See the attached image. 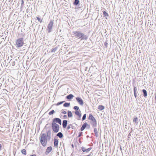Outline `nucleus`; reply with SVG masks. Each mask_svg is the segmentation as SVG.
I'll return each instance as SVG.
<instances>
[{"mask_svg": "<svg viewBox=\"0 0 156 156\" xmlns=\"http://www.w3.org/2000/svg\"><path fill=\"white\" fill-rule=\"evenodd\" d=\"M40 142L42 145L45 147L47 144V139L46 135L45 134L43 133L41 135L40 138Z\"/></svg>", "mask_w": 156, "mask_h": 156, "instance_id": "f257e3e1", "label": "nucleus"}, {"mask_svg": "<svg viewBox=\"0 0 156 156\" xmlns=\"http://www.w3.org/2000/svg\"><path fill=\"white\" fill-rule=\"evenodd\" d=\"M23 38H19L17 39L16 41V48H19L22 47L24 41Z\"/></svg>", "mask_w": 156, "mask_h": 156, "instance_id": "f03ea898", "label": "nucleus"}, {"mask_svg": "<svg viewBox=\"0 0 156 156\" xmlns=\"http://www.w3.org/2000/svg\"><path fill=\"white\" fill-rule=\"evenodd\" d=\"M88 119L91 121L90 122L93 127H95L97 126V121L91 114H89Z\"/></svg>", "mask_w": 156, "mask_h": 156, "instance_id": "7ed1b4c3", "label": "nucleus"}, {"mask_svg": "<svg viewBox=\"0 0 156 156\" xmlns=\"http://www.w3.org/2000/svg\"><path fill=\"white\" fill-rule=\"evenodd\" d=\"M52 127L53 131L55 133L59 131V126L58 125L55 123L52 122Z\"/></svg>", "mask_w": 156, "mask_h": 156, "instance_id": "20e7f679", "label": "nucleus"}, {"mask_svg": "<svg viewBox=\"0 0 156 156\" xmlns=\"http://www.w3.org/2000/svg\"><path fill=\"white\" fill-rule=\"evenodd\" d=\"M53 21H54L53 20H50V23L48 25L47 28L48 33H50L51 31L53 24L54 23Z\"/></svg>", "mask_w": 156, "mask_h": 156, "instance_id": "39448f33", "label": "nucleus"}, {"mask_svg": "<svg viewBox=\"0 0 156 156\" xmlns=\"http://www.w3.org/2000/svg\"><path fill=\"white\" fill-rule=\"evenodd\" d=\"M79 38H81V40H85L87 38V37L82 33H79Z\"/></svg>", "mask_w": 156, "mask_h": 156, "instance_id": "423d86ee", "label": "nucleus"}, {"mask_svg": "<svg viewBox=\"0 0 156 156\" xmlns=\"http://www.w3.org/2000/svg\"><path fill=\"white\" fill-rule=\"evenodd\" d=\"M52 122L55 123L56 122L61 125V120L58 118H55L53 119Z\"/></svg>", "mask_w": 156, "mask_h": 156, "instance_id": "0eeeda50", "label": "nucleus"}, {"mask_svg": "<svg viewBox=\"0 0 156 156\" xmlns=\"http://www.w3.org/2000/svg\"><path fill=\"white\" fill-rule=\"evenodd\" d=\"M52 147L51 146L48 147L46 150L45 153L46 155L48 154L52 150Z\"/></svg>", "mask_w": 156, "mask_h": 156, "instance_id": "6e6552de", "label": "nucleus"}, {"mask_svg": "<svg viewBox=\"0 0 156 156\" xmlns=\"http://www.w3.org/2000/svg\"><path fill=\"white\" fill-rule=\"evenodd\" d=\"M92 149L91 147H90L89 148L86 149L85 147H81L82 150L83 151V152H89Z\"/></svg>", "mask_w": 156, "mask_h": 156, "instance_id": "1a4fd4ad", "label": "nucleus"}, {"mask_svg": "<svg viewBox=\"0 0 156 156\" xmlns=\"http://www.w3.org/2000/svg\"><path fill=\"white\" fill-rule=\"evenodd\" d=\"M88 126L89 127H90V126L88 125H87V123L86 122L84 123L82 126L81 128V131H83L85 128L87 127Z\"/></svg>", "mask_w": 156, "mask_h": 156, "instance_id": "9d476101", "label": "nucleus"}, {"mask_svg": "<svg viewBox=\"0 0 156 156\" xmlns=\"http://www.w3.org/2000/svg\"><path fill=\"white\" fill-rule=\"evenodd\" d=\"M54 146L55 147H57L58 144V141L56 139H54Z\"/></svg>", "mask_w": 156, "mask_h": 156, "instance_id": "9b49d317", "label": "nucleus"}, {"mask_svg": "<svg viewBox=\"0 0 156 156\" xmlns=\"http://www.w3.org/2000/svg\"><path fill=\"white\" fill-rule=\"evenodd\" d=\"M67 124V121L66 120H64L63 121V122L62 123V126L64 128H65Z\"/></svg>", "mask_w": 156, "mask_h": 156, "instance_id": "f8f14e48", "label": "nucleus"}, {"mask_svg": "<svg viewBox=\"0 0 156 156\" xmlns=\"http://www.w3.org/2000/svg\"><path fill=\"white\" fill-rule=\"evenodd\" d=\"M51 131L48 130L47 132V136L49 138H51Z\"/></svg>", "mask_w": 156, "mask_h": 156, "instance_id": "ddd939ff", "label": "nucleus"}, {"mask_svg": "<svg viewBox=\"0 0 156 156\" xmlns=\"http://www.w3.org/2000/svg\"><path fill=\"white\" fill-rule=\"evenodd\" d=\"M73 97V96L72 94H70L67 95L66 97V98L68 99L71 100L72 99Z\"/></svg>", "mask_w": 156, "mask_h": 156, "instance_id": "4468645a", "label": "nucleus"}, {"mask_svg": "<svg viewBox=\"0 0 156 156\" xmlns=\"http://www.w3.org/2000/svg\"><path fill=\"white\" fill-rule=\"evenodd\" d=\"M79 104L81 105H83V100L80 98H79Z\"/></svg>", "mask_w": 156, "mask_h": 156, "instance_id": "2eb2a0df", "label": "nucleus"}, {"mask_svg": "<svg viewBox=\"0 0 156 156\" xmlns=\"http://www.w3.org/2000/svg\"><path fill=\"white\" fill-rule=\"evenodd\" d=\"M56 136L60 138H62L63 137V134L61 132H59L58 133Z\"/></svg>", "mask_w": 156, "mask_h": 156, "instance_id": "dca6fc26", "label": "nucleus"}, {"mask_svg": "<svg viewBox=\"0 0 156 156\" xmlns=\"http://www.w3.org/2000/svg\"><path fill=\"white\" fill-rule=\"evenodd\" d=\"M105 108L104 106L102 105H99L98 107V109L100 111H101L104 109Z\"/></svg>", "mask_w": 156, "mask_h": 156, "instance_id": "f3484780", "label": "nucleus"}, {"mask_svg": "<svg viewBox=\"0 0 156 156\" xmlns=\"http://www.w3.org/2000/svg\"><path fill=\"white\" fill-rule=\"evenodd\" d=\"M142 91L144 94V97H146L147 96V91L145 89H143Z\"/></svg>", "mask_w": 156, "mask_h": 156, "instance_id": "a211bd4d", "label": "nucleus"}, {"mask_svg": "<svg viewBox=\"0 0 156 156\" xmlns=\"http://www.w3.org/2000/svg\"><path fill=\"white\" fill-rule=\"evenodd\" d=\"M138 120V118L136 117H135L133 119V122H135V123H136L137 124L138 123V122H137V121Z\"/></svg>", "mask_w": 156, "mask_h": 156, "instance_id": "6ab92c4d", "label": "nucleus"}, {"mask_svg": "<svg viewBox=\"0 0 156 156\" xmlns=\"http://www.w3.org/2000/svg\"><path fill=\"white\" fill-rule=\"evenodd\" d=\"M70 105L69 103H65L63 105V106L65 107H69Z\"/></svg>", "mask_w": 156, "mask_h": 156, "instance_id": "aec40b11", "label": "nucleus"}, {"mask_svg": "<svg viewBox=\"0 0 156 156\" xmlns=\"http://www.w3.org/2000/svg\"><path fill=\"white\" fill-rule=\"evenodd\" d=\"M57 47H55L53 48H52L51 50V52H55L57 50Z\"/></svg>", "mask_w": 156, "mask_h": 156, "instance_id": "412c9836", "label": "nucleus"}, {"mask_svg": "<svg viewBox=\"0 0 156 156\" xmlns=\"http://www.w3.org/2000/svg\"><path fill=\"white\" fill-rule=\"evenodd\" d=\"M72 116V115L71 112L70 111H68V117H70Z\"/></svg>", "mask_w": 156, "mask_h": 156, "instance_id": "4be33fe9", "label": "nucleus"}, {"mask_svg": "<svg viewBox=\"0 0 156 156\" xmlns=\"http://www.w3.org/2000/svg\"><path fill=\"white\" fill-rule=\"evenodd\" d=\"M21 153L23 154L26 155V151L25 149H23L21 151Z\"/></svg>", "mask_w": 156, "mask_h": 156, "instance_id": "5701e85b", "label": "nucleus"}, {"mask_svg": "<svg viewBox=\"0 0 156 156\" xmlns=\"http://www.w3.org/2000/svg\"><path fill=\"white\" fill-rule=\"evenodd\" d=\"M94 132L95 134V135L96 136H97L98 134V131H97V128H94Z\"/></svg>", "mask_w": 156, "mask_h": 156, "instance_id": "b1692460", "label": "nucleus"}, {"mask_svg": "<svg viewBox=\"0 0 156 156\" xmlns=\"http://www.w3.org/2000/svg\"><path fill=\"white\" fill-rule=\"evenodd\" d=\"M55 112L54 110H53L52 111H51V112H50L48 114L49 115H51L53 114Z\"/></svg>", "mask_w": 156, "mask_h": 156, "instance_id": "393cba45", "label": "nucleus"}, {"mask_svg": "<svg viewBox=\"0 0 156 156\" xmlns=\"http://www.w3.org/2000/svg\"><path fill=\"white\" fill-rule=\"evenodd\" d=\"M103 15H104V16H108V13L105 11H104L103 12Z\"/></svg>", "mask_w": 156, "mask_h": 156, "instance_id": "a878e982", "label": "nucleus"}, {"mask_svg": "<svg viewBox=\"0 0 156 156\" xmlns=\"http://www.w3.org/2000/svg\"><path fill=\"white\" fill-rule=\"evenodd\" d=\"M86 114H84L83 115L82 117V120H84L86 118Z\"/></svg>", "mask_w": 156, "mask_h": 156, "instance_id": "bb28decb", "label": "nucleus"}, {"mask_svg": "<svg viewBox=\"0 0 156 156\" xmlns=\"http://www.w3.org/2000/svg\"><path fill=\"white\" fill-rule=\"evenodd\" d=\"M73 3L75 5H77L78 4V0H75V1Z\"/></svg>", "mask_w": 156, "mask_h": 156, "instance_id": "cd10ccee", "label": "nucleus"}, {"mask_svg": "<svg viewBox=\"0 0 156 156\" xmlns=\"http://www.w3.org/2000/svg\"><path fill=\"white\" fill-rule=\"evenodd\" d=\"M63 102H64V101H61V102H59L56 105H57V106H58L60 105H61L63 103Z\"/></svg>", "mask_w": 156, "mask_h": 156, "instance_id": "c85d7f7f", "label": "nucleus"}, {"mask_svg": "<svg viewBox=\"0 0 156 156\" xmlns=\"http://www.w3.org/2000/svg\"><path fill=\"white\" fill-rule=\"evenodd\" d=\"M73 108L76 111H77L78 110V107H77V106H74V107Z\"/></svg>", "mask_w": 156, "mask_h": 156, "instance_id": "c756f323", "label": "nucleus"}, {"mask_svg": "<svg viewBox=\"0 0 156 156\" xmlns=\"http://www.w3.org/2000/svg\"><path fill=\"white\" fill-rule=\"evenodd\" d=\"M137 89L136 87H134L133 89L134 93H136Z\"/></svg>", "mask_w": 156, "mask_h": 156, "instance_id": "7c9ffc66", "label": "nucleus"}, {"mask_svg": "<svg viewBox=\"0 0 156 156\" xmlns=\"http://www.w3.org/2000/svg\"><path fill=\"white\" fill-rule=\"evenodd\" d=\"M24 4V1L23 0H22L21 1V7H23V6Z\"/></svg>", "mask_w": 156, "mask_h": 156, "instance_id": "2f4dec72", "label": "nucleus"}, {"mask_svg": "<svg viewBox=\"0 0 156 156\" xmlns=\"http://www.w3.org/2000/svg\"><path fill=\"white\" fill-rule=\"evenodd\" d=\"M62 113L64 114H66V112L65 111H63L62 112Z\"/></svg>", "mask_w": 156, "mask_h": 156, "instance_id": "473e14b6", "label": "nucleus"}, {"mask_svg": "<svg viewBox=\"0 0 156 156\" xmlns=\"http://www.w3.org/2000/svg\"><path fill=\"white\" fill-rule=\"evenodd\" d=\"M81 117V113L79 111V118Z\"/></svg>", "mask_w": 156, "mask_h": 156, "instance_id": "72a5a7b5", "label": "nucleus"}, {"mask_svg": "<svg viewBox=\"0 0 156 156\" xmlns=\"http://www.w3.org/2000/svg\"><path fill=\"white\" fill-rule=\"evenodd\" d=\"M15 62H13L12 63V66H14L15 65Z\"/></svg>", "mask_w": 156, "mask_h": 156, "instance_id": "f704fd0d", "label": "nucleus"}, {"mask_svg": "<svg viewBox=\"0 0 156 156\" xmlns=\"http://www.w3.org/2000/svg\"><path fill=\"white\" fill-rule=\"evenodd\" d=\"M74 112H75V113L76 115H78V111H75Z\"/></svg>", "mask_w": 156, "mask_h": 156, "instance_id": "c9c22d12", "label": "nucleus"}, {"mask_svg": "<svg viewBox=\"0 0 156 156\" xmlns=\"http://www.w3.org/2000/svg\"><path fill=\"white\" fill-rule=\"evenodd\" d=\"M70 128V126L69 125H68V126H67V129L68 130Z\"/></svg>", "mask_w": 156, "mask_h": 156, "instance_id": "e433bc0d", "label": "nucleus"}, {"mask_svg": "<svg viewBox=\"0 0 156 156\" xmlns=\"http://www.w3.org/2000/svg\"><path fill=\"white\" fill-rule=\"evenodd\" d=\"M37 20H38L39 21H40V19L38 17H37Z\"/></svg>", "mask_w": 156, "mask_h": 156, "instance_id": "4c0bfd02", "label": "nucleus"}, {"mask_svg": "<svg viewBox=\"0 0 156 156\" xmlns=\"http://www.w3.org/2000/svg\"><path fill=\"white\" fill-rule=\"evenodd\" d=\"M134 93V96H135V97L136 98V97L137 93Z\"/></svg>", "mask_w": 156, "mask_h": 156, "instance_id": "58836bf2", "label": "nucleus"}, {"mask_svg": "<svg viewBox=\"0 0 156 156\" xmlns=\"http://www.w3.org/2000/svg\"><path fill=\"white\" fill-rule=\"evenodd\" d=\"M2 147V145L0 144V151L1 150Z\"/></svg>", "mask_w": 156, "mask_h": 156, "instance_id": "ea45409f", "label": "nucleus"}, {"mask_svg": "<svg viewBox=\"0 0 156 156\" xmlns=\"http://www.w3.org/2000/svg\"><path fill=\"white\" fill-rule=\"evenodd\" d=\"M63 117L64 118H66L67 117V116L66 115H64Z\"/></svg>", "mask_w": 156, "mask_h": 156, "instance_id": "a19ab883", "label": "nucleus"}, {"mask_svg": "<svg viewBox=\"0 0 156 156\" xmlns=\"http://www.w3.org/2000/svg\"><path fill=\"white\" fill-rule=\"evenodd\" d=\"M82 133H81L79 135V137L81 135Z\"/></svg>", "mask_w": 156, "mask_h": 156, "instance_id": "79ce46f5", "label": "nucleus"}, {"mask_svg": "<svg viewBox=\"0 0 156 156\" xmlns=\"http://www.w3.org/2000/svg\"><path fill=\"white\" fill-rule=\"evenodd\" d=\"M76 100L77 101H78V97H77L76 98Z\"/></svg>", "mask_w": 156, "mask_h": 156, "instance_id": "37998d69", "label": "nucleus"}, {"mask_svg": "<svg viewBox=\"0 0 156 156\" xmlns=\"http://www.w3.org/2000/svg\"><path fill=\"white\" fill-rule=\"evenodd\" d=\"M30 156H36V155L35 154H33L31 155H30Z\"/></svg>", "mask_w": 156, "mask_h": 156, "instance_id": "c03bdc74", "label": "nucleus"}]
</instances>
